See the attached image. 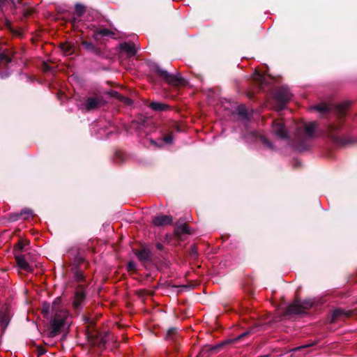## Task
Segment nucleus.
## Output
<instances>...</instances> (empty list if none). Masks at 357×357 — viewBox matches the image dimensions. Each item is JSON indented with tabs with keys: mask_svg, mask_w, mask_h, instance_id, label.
I'll return each instance as SVG.
<instances>
[{
	"mask_svg": "<svg viewBox=\"0 0 357 357\" xmlns=\"http://www.w3.org/2000/svg\"><path fill=\"white\" fill-rule=\"evenodd\" d=\"M61 298H56L50 305L48 303H43L42 312L49 319L50 311L54 314L50 319V336L53 337L62 331L68 328L70 325V317L68 312L61 307Z\"/></svg>",
	"mask_w": 357,
	"mask_h": 357,
	"instance_id": "nucleus-1",
	"label": "nucleus"
},
{
	"mask_svg": "<svg viewBox=\"0 0 357 357\" xmlns=\"http://www.w3.org/2000/svg\"><path fill=\"white\" fill-rule=\"evenodd\" d=\"M349 107V102H345L335 106V112L338 116V121L335 123H331L326 126L325 135L329 138L337 142L338 141L337 134L341 129L342 123L340 119L345 115L346 111Z\"/></svg>",
	"mask_w": 357,
	"mask_h": 357,
	"instance_id": "nucleus-2",
	"label": "nucleus"
},
{
	"mask_svg": "<svg viewBox=\"0 0 357 357\" xmlns=\"http://www.w3.org/2000/svg\"><path fill=\"white\" fill-rule=\"evenodd\" d=\"M313 305L312 300H305L303 301H295L289 305L286 310L287 314H301L305 310L310 309Z\"/></svg>",
	"mask_w": 357,
	"mask_h": 357,
	"instance_id": "nucleus-3",
	"label": "nucleus"
},
{
	"mask_svg": "<svg viewBox=\"0 0 357 357\" xmlns=\"http://www.w3.org/2000/svg\"><path fill=\"white\" fill-rule=\"evenodd\" d=\"M155 71L160 77H162L167 83L172 85L178 86L183 82V79L181 76V74L177 72L170 73L158 66H155Z\"/></svg>",
	"mask_w": 357,
	"mask_h": 357,
	"instance_id": "nucleus-4",
	"label": "nucleus"
},
{
	"mask_svg": "<svg viewBox=\"0 0 357 357\" xmlns=\"http://www.w3.org/2000/svg\"><path fill=\"white\" fill-rule=\"evenodd\" d=\"M291 96L286 86H282L276 90L274 98L279 104V109H284V105L291 99Z\"/></svg>",
	"mask_w": 357,
	"mask_h": 357,
	"instance_id": "nucleus-5",
	"label": "nucleus"
},
{
	"mask_svg": "<svg viewBox=\"0 0 357 357\" xmlns=\"http://www.w3.org/2000/svg\"><path fill=\"white\" fill-rule=\"evenodd\" d=\"M11 319L10 311L6 308L0 312V335H3Z\"/></svg>",
	"mask_w": 357,
	"mask_h": 357,
	"instance_id": "nucleus-6",
	"label": "nucleus"
},
{
	"mask_svg": "<svg viewBox=\"0 0 357 357\" xmlns=\"http://www.w3.org/2000/svg\"><path fill=\"white\" fill-rule=\"evenodd\" d=\"M272 124V132L277 138L281 139L287 138V130L282 123L273 121Z\"/></svg>",
	"mask_w": 357,
	"mask_h": 357,
	"instance_id": "nucleus-7",
	"label": "nucleus"
},
{
	"mask_svg": "<svg viewBox=\"0 0 357 357\" xmlns=\"http://www.w3.org/2000/svg\"><path fill=\"white\" fill-rule=\"evenodd\" d=\"M152 222L157 227L167 226L172 224L173 218L172 215H160L155 216L152 220Z\"/></svg>",
	"mask_w": 357,
	"mask_h": 357,
	"instance_id": "nucleus-8",
	"label": "nucleus"
},
{
	"mask_svg": "<svg viewBox=\"0 0 357 357\" xmlns=\"http://www.w3.org/2000/svg\"><path fill=\"white\" fill-rule=\"evenodd\" d=\"M85 299V291L82 287L78 288L75 292L74 300L73 302L75 309L79 310L82 307V303Z\"/></svg>",
	"mask_w": 357,
	"mask_h": 357,
	"instance_id": "nucleus-9",
	"label": "nucleus"
},
{
	"mask_svg": "<svg viewBox=\"0 0 357 357\" xmlns=\"http://www.w3.org/2000/svg\"><path fill=\"white\" fill-rule=\"evenodd\" d=\"M119 48L121 52L126 53L127 57L130 58L134 56L137 52V48L133 43H123L119 45Z\"/></svg>",
	"mask_w": 357,
	"mask_h": 357,
	"instance_id": "nucleus-10",
	"label": "nucleus"
},
{
	"mask_svg": "<svg viewBox=\"0 0 357 357\" xmlns=\"http://www.w3.org/2000/svg\"><path fill=\"white\" fill-rule=\"evenodd\" d=\"M100 105V100L98 98H89L86 100L85 109L87 111L93 110Z\"/></svg>",
	"mask_w": 357,
	"mask_h": 357,
	"instance_id": "nucleus-11",
	"label": "nucleus"
},
{
	"mask_svg": "<svg viewBox=\"0 0 357 357\" xmlns=\"http://www.w3.org/2000/svg\"><path fill=\"white\" fill-rule=\"evenodd\" d=\"M33 215V211L30 208H24L21 211L20 213H16L12 215L10 219L13 221H15L20 219L21 216L24 217V219H26L30 216Z\"/></svg>",
	"mask_w": 357,
	"mask_h": 357,
	"instance_id": "nucleus-12",
	"label": "nucleus"
},
{
	"mask_svg": "<svg viewBox=\"0 0 357 357\" xmlns=\"http://www.w3.org/2000/svg\"><path fill=\"white\" fill-rule=\"evenodd\" d=\"M82 45L84 46L86 51L92 52L98 56L100 55V50L97 48L92 43L83 40L82 41Z\"/></svg>",
	"mask_w": 357,
	"mask_h": 357,
	"instance_id": "nucleus-13",
	"label": "nucleus"
},
{
	"mask_svg": "<svg viewBox=\"0 0 357 357\" xmlns=\"http://www.w3.org/2000/svg\"><path fill=\"white\" fill-rule=\"evenodd\" d=\"M17 266L21 268L26 271H31L32 267L26 261V259L21 256H17L16 257Z\"/></svg>",
	"mask_w": 357,
	"mask_h": 357,
	"instance_id": "nucleus-14",
	"label": "nucleus"
},
{
	"mask_svg": "<svg viewBox=\"0 0 357 357\" xmlns=\"http://www.w3.org/2000/svg\"><path fill=\"white\" fill-rule=\"evenodd\" d=\"M136 256L141 261H146L151 259V253L149 250L143 249L136 252Z\"/></svg>",
	"mask_w": 357,
	"mask_h": 357,
	"instance_id": "nucleus-15",
	"label": "nucleus"
},
{
	"mask_svg": "<svg viewBox=\"0 0 357 357\" xmlns=\"http://www.w3.org/2000/svg\"><path fill=\"white\" fill-rule=\"evenodd\" d=\"M316 129L317 123L315 122H310L305 126V132L309 138H312L314 137Z\"/></svg>",
	"mask_w": 357,
	"mask_h": 357,
	"instance_id": "nucleus-16",
	"label": "nucleus"
},
{
	"mask_svg": "<svg viewBox=\"0 0 357 357\" xmlns=\"http://www.w3.org/2000/svg\"><path fill=\"white\" fill-rule=\"evenodd\" d=\"M175 232L177 235L190 234V229L186 224H181L176 226Z\"/></svg>",
	"mask_w": 357,
	"mask_h": 357,
	"instance_id": "nucleus-17",
	"label": "nucleus"
},
{
	"mask_svg": "<svg viewBox=\"0 0 357 357\" xmlns=\"http://www.w3.org/2000/svg\"><path fill=\"white\" fill-rule=\"evenodd\" d=\"M11 61L12 59L7 52H3L0 53V68L6 66L7 63L11 62Z\"/></svg>",
	"mask_w": 357,
	"mask_h": 357,
	"instance_id": "nucleus-18",
	"label": "nucleus"
},
{
	"mask_svg": "<svg viewBox=\"0 0 357 357\" xmlns=\"http://www.w3.org/2000/svg\"><path fill=\"white\" fill-rule=\"evenodd\" d=\"M114 35V33L108 29H102L95 31L93 37L95 39H96L98 36H113Z\"/></svg>",
	"mask_w": 357,
	"mask_h": 357,
	"instance_id": "nucleus-19",
	"label": "nucleus"
},
{
	"mask_svg": "<svg viewBox=\"0 0 357 357\" xmlns=\"http://www.w3.org/2000/svg\"><path fill=\"white\" fill-rule=\"evenodd\" d=\"M150 107L153 110L162 111L164 110L166 105L158 102H153L151 103Z\"/></svg>",
	"mask_w": 357,
	"mask_h": 357,
	"instance_id": "nucleus-20",
	"label": "nucleus"
},
{
	"mask_svg": "<svg viewBox=\"0 0 357 357\" xmlns=\"http://www.w3.org/2000/svg\"><path fill=\"white\" fill-rule=\"evenodd\" d=\"M75 10L78 17H81L85 12L84 6L79 3L75 5Z\"/></svg>",
	"mask_w": 357,
	"mask_h": 357,
	"instance_id": "nucleus-21",
	"label": "nucleus"
},
{
	"mask_svg": "<svg viewBox=\"0 0 357 357\" xmlns=\"http://www.w3.org/2000/svg\"><path fill=\"white\" fill-rule=\"evenodd\" d=\"M313 109L319 112H325L330 110V107L328 105H321L313 107Z\"/></svg>",
	"mask_w": 357,
	"mask_h": 357,
	"instance_id": "nucleus-22",
	"label": "nucleus"
},
{
	"mask_svg": "<svg viewBox=\"0 0 357 357\" xmlns=\"http://www.w3.org/2000/svg\"><path fill=\"white\" fill-rule=\"evenodd\" d=\"M261 141L262 142V144L264 145H265L266 146L268 147L269 149H273V144L271 143V142L266 139L265 137H261Z\"/></svg>",
	"mask_w": 357,
	"mask_h": 357,
	"instance_id": "nucleus-23",
	"label": "nucleus"
},
{
	"mask_svg": "<svg viewBox=\"0 0 357 357\" xmlns=\"http://www.w3.org/2000/svg\"><path fill=\"white\" fill-rule=\"evenodd\" d=\"M341 314H342V310L340 309H337L333 310L332 314V321H334L335 319H337L338 317H340Z\"/></svg>",
	"mask_w": 357,
	"mask_h": 357,
	"instance_id": "nucleus-24",
	"label": "nucleus"
},
{
	"mask_svg": "<svg viewBox=\"0 0 357 357\" xmlns=\"http://www.w3.org/2000/svg\"><path fill=\"white\" fill-rule=\"evenodd\" d=\"M237 110H238V113L241 116H246V115H247V110H246L245 106H243V105L238 106Z\"/></svg>",
	"mask_w": 357,
	"mask_h": 357,
	"instance_id": "nucleus-25",
	"label": "nucleus"
},
{
	"mask_svg": "<svg viewBox=\"0 0 357 357\" xmlns=\"http://www.w3.org/2000/svg\"><path fill=\"white\" fill-rule=\"evenodd\" d=\"M61 48L63 50L65 54H71V47L70 46L66 45H63Z\"/></svg>",
	"mask_w": 357,
	"mask_h": 357,
	"instance_id": "nucleus-26",
	"label": "nucleus"
},
{
	"mask_svg": "<svg viewBox=\"0 0 357 357\" xmlns=\"http://www.w3.org/2000/svg\"><path fill=\"white\" fill-rule=\"evenodd\" d=\"M75 277L77 281H81L84 278V275L82 272L77 271L75 273Z\"/></svg>",
	"mask_w": 357,
	"mask_h": 357,
	"instance_id": "nucleus-27",
	"label": "nucleus"
},
{
	"mask_svg": "<svg viewBox=\"0 0 357 357\" xmlns=\"http://www.w3.org/2000/svg\"><path fill=\"white\" fill-rule=\"evenodd\" d=\"M312 345H313V344H303L302 346L296 347L295 349H293V351H299V350H301L303 349H305V348L310 347H311Z\"/></svg>",
	"mask_w": 357,
	"mask_h": 357,
	"instance_id": "nucleus-28",
	"label": "nucleus"
},
{
	"mask_svg": "<svg viewBox=\"0 0 357 357\" xmlns=\"http://www.w3.org/2000/svg\"><path fill=\"white\" fill-rule=\"evenodd\" d=\"M164 141L167 144H171L173 142V137L172 135H167L164 137Z\"/></svg>",
	"mask_w": 357,
	"mask_h": 357,
	"instance_id": "nucleus-29",
	"label": "nucleus"
},
{
	"mask_svg": "<svg viewBox=\"0 0 357 357\" xmlns=\"http://www.w3.org/2000/svg\"><path fill=\"white\" fill-rule=\"evenodd\" d=\"M135 268V264L133 261H129L128 263V270H133Z\"/></svg>",
	"mask_w": 357,
	"mask_h": 357,
	"instance_id": "nucleus-30",
	"label": "nucleus"
},
{
	"mask_svg": "<svg viewBox=\"0 0 357 357\" xmlns=\"http://www.w3.org/2000/svg\"><path fill=\"white\" fill-rule=\"evenodd\" d=\"M123 101L127 105H131L132 103V100L129 98H123Z\"/></svg>",
	"mask_w": 357,
	"mask_h": 357,
	"instance_id": "nucleus-31",
	"label": "nucleus"
},
{
	"mask_svg": "<svg viewBox=\"0 0 357 357\" xmlns=\"http://www.w3.org/2000/svg\"><path fill=\"white\" fill-rule=\"evenodd\" d=\"M176 331L175 328H171L168 331L167 336L169 337L172 334L174 333Z\"/></svg>",
	"mask_w": 357,
	"mask_h": 357,
	"instance_id": "nucleus-32",
	"label": "nucleus"
},
{
	"mask_svg": "<svg viewBox=\"0 0 357 357\" xmlns=\"http://www.w3.org/2000/svg\"><path fill=\"white\" fill-rule=\"evenodd\" d=\"M31 12L32 11L31 10H25L24 11V15L26 16H29L31 14Z\"/></svg>",
	"mask_w": 357,
	"mask_h": 357,
	"instance_id": "nucleus-33",
	"label": "nucleus"
},
{
	"mask_svg": "<svg viewBox=\"0 0 357 357\" xmlns=\"http://www.w3.org/2000/svg\"><path fill=\"white\" fill-rule=\"evenodd\" d=\"M43 67H44V70L45 71H47L50 69V68L49 67V66L47 64V63H44L43 64Z\"/></svg>",
	"mask_w": 357,
	"mask_h": 357,
	"instance_id": "nucleus-34",
	"label": "nucleus"
},
{
	"mask_svg": "<svg viewBox=\"0 0 357 357\" xmlns=\"http://www.w3.org/2000/svg\"><path fill=\"white\" fill-rule=\"evenodd\" d=\"M156 248L158 249V250H162L163 248V246L160 243H158L156 244Z\"/></svg>",
	"mask_w": 357,
	"mask_h": 357,
	"instance_id": "nucleus-35",
	"label": "nucleus"
},
{
	"mask_svg": "<svg viewBox=\"0 0 357 357\" xmlns=\"http://www.w3.org/2000/svg\"><path fill=\"white\" fill-rule=\"evenodd\" d=\"M257 76H258V78L260 79V81L262 82H263V77L260 74H258Z\"/></svg>",
	"mask_w": 357,
	"mask_h": 357,
	"instance_id": "nucleus-36",
	"label": "nucleus"
},
{
	"mask_svg": "<svg viewBox=\"0 0 357 357\" xmlns=\"http://www.w3.org/2000/svg\"><path fill=\"white\" fill-rule=\"evenodd\" d=\"M77 21V19L75 18V17H73L72 19V22L75 24L76 23V22Z\"/></svg>",
	"mask_w": 357,
	"mask_h": 357,
	"instance_id": "nucleus-37",
	"label": "nucleus"
},
{
	"mask_svg": "<svg viewBox=\"0 0 357 357\" xmlns=\"http://www.w3.org/2000/svg\"><path fill=\"white\" fill-rule=\"evenodd\" d=\"M246 334H247V333H242V334L238 337V338H241V337H242L245 336Z\"/></svg>",
	"mask_w": 357,
	"mask_h": 357,
	"instance_id": "nucleus-38",
	"label": "nucleus"
},
{
	"mask_svg": "<svg viewBox=\"0 0 357 357\" xmlns=\"http://www.w3.org/2000/svg\"><path fill=\"white\" fill-rule=\"evenodd\" d=\"M20 248L22 249V245L21 243L20 244Z\"/></svg>",
	"mask_w": 357,
	"mask_h": 357,
	"instance_id": "nucleus-39",
	"label": "nucleus"
}]
</instances>
